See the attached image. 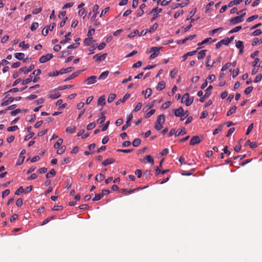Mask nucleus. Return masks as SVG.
<instances>
[{"instance_id": "69168bd1", "label": "nucleus", "mask_w": 262, "mask_h": 262, "mask_svg": "<svg viewBox=\"0 0 262 262\" xmlns=\"http://www.w3.org/2000/svg\"><path fill=\"white\" fill-rule=\"evenodd\" d=\"M253 128V124L251 123L248 126L247 132H246V135H249L250 133V132L252 130Z\"/></svg>"}, {"instance_id": "bf43d9fd", "label": "nucleus", "mask_w": 262, "mask_h": 262, "mask_svg": "<svg viewBox=\"0 0 262 262\" xmlns=\"http://www.w3.org/2000/svg\"><path fill=\"white\" fill-rule=\"evenodd\" d=\"M253 89V88L252 86H249L245 90L244 93L246 95H248L252 91Z\"/></svg>"}, {"instance_id": "8fccbe9b", "label": "nucleus", "mask_w": 262, "mask_h": 262, "mask_svg": "<svg viewBox=\"0 0 262 262\" xmlns=\"http://www.w3.org/2000/svg\"><path fill=\"white\" fill-rule=\"evenodd\" d=\"M261 33H262V31L260 29H256L254 32H253L251 35L252 36H258V35H259L260 34H261Z\"/></svg>"}, {"instance_id": "a18cd8bd", "label": "nucleus", "mask_w": 262, "mask_h": 262, "mask_svg": "<svg viewBox=\"0 0 262 262\" xmlns=\"http://www.w3.org/2000/svg\"><path fill=\"white\" fill-rule=\"evenodd\" d=\"M79 42H76L75 43H72L71 45H69V46H68L67 48L69 49H76L79 46Z\"/></svg>"}, {"instance_id": "680f3d73", "label": "nucleus", "mask_w": 262, "mask_h": 262, "mask_svg": "<svg viewBox=\"0 0 262 262\" xmlns=\"http://www.w3.org/2000/svg\"><path fill=\"white\" fill-rule=\"evenodd\" d=\"M24 189L22 186L20 187L15 192V194L19 195L20 193L24 192Z\"/></svg>"}, {"instance_id": "20e7f679", "label": "nucleus", "mask_w": 262, "mask_h": 262, "mask_svg": "<svg viewBox=\"0 0 262 262\" xmlns=\"http://www.w3.org/2000/svg\"><path fill=\"white\" fill-rule=\"evenodd\" d=\"M162 48V47H152L149 52H152V53L150 55L149 57L150 59H152L155 58L160 53V50Z\"/></svg>"}, {"instance_id": "864d4df0", "label": "nucleus", "mask_w": 262, "mask_h": 262, "mask_svg": "<svg viewBox=\"0 0 262 262\" xmlns=\"http://www.w3.org/2000/svg\"><path fill=\"white\" fill-rule=\"evenodd\" d=\"M66 149V146H62L59 149L57 150V153L59 155H61L64 152Z\"/></svg>"}, {"instance_id": "a211bd4d", "label": "nucleus", "mask_w": 262, "mask_h": 262, "mask_svg": "<svg viewBox=\"0 0 262 262\" xmlns=\"http://www.w3.org/2000/svg\"><path fill=\"white\" fill-rule=\"evenodd\" d=\"M106 102H105V98L104 96H101L100 97L97 101L98 105H100L101 106H103L105 105Z\"/></svg>"}, {"instance_id": "de8ad7c7", "label": "nucleus", "mask_w": 262, "mask_h": 262, "mask_svg": "<svg viewBox=\"0 0 262 262\" xmlns=\"http://www.w3.org/2000/svg\"><path fill=\"white\" fill-rule=\"evenodd\" d=\"M241 29H242V26H237V27L234 28L233 29L229 31V33H233L235 32H237Z\"/></svg>"}, {"instance_id": "ea45409f", "label": "nucleus", "mask_w": 262, "mask_h": 262, "mask_svg": "<svg viewBox=\"0 0 262 262\" xmlns=\"http://www.w3.org/2000/svg\"><path fill=\"white\" fill-rule=\"evenodd\" d=\"M189 115V112L188 111H186L184 112V111L182 113V115L180 117L181 120L183 121L187 117H188Z\"/></svg>"}, {"instance_id": "13d9d810", "label": "nucleus", "mask_w": 262, "mask_h": 262, "mask_svg": "<svg viewBox=\"0 0 262 262\" xmlns=\"http://www.w3.org/2000/svg\"><path fill=\"white\" fill-rule=\"evenodd\" d=\"M19 47L27 49L29 48V45L28 43L25 44V41H23L20 42Z\"/></svg>"}, {"instance_id": "052dcab7", "label": "nucleus", "mask_w": 262, "mask_h": 262, "mask_svg": "<svg viewBox=\"0 0 262 262\" xmlns=\"http://www.w3.org/2000/svg\"><path fill=\"white\" fill-rule=\"evenodd\" d=\"M96 126V124L95 122H92V123H91L90 124H89L88 125H87V129L90 130H91L92 129H93Z\"/></svg>"}, {"instance_id": "79ce46f5", "label": "nucleus", "mask_w": 262, "mask_h": 262, "mask_svg": "<svg viewBox=\"0 0 262 262\" xmlns=\"http://www.w3.org/2000/svg\"><path fill=\"white\" fill-rule=\"evenodd\" d=\"M63 143V139H59L54 145L55 148H58Z\"/></svg>"}, {"instance_id": "39448f33", "label": "nucleus", "mask_w": 262, "mask_h": 262, "mask_svg": "<svg viewBox=\"0 0 262 262\" xmlns=\"http://www.w3.org/2000/svg\"><path fill=\"white\" fill-rule=\"evenodd\" d=\"M107 56L106 53H104L101 55H100L99 54H97L93 56V59L95 60V61L97 62H100L103 60H104Z\"/></svg>"}, {"instance_id": "58836bf2", "label": "nucleus", "mask_w": 262, "mask_h": 262, "mask_svg": "<svg viewBox=\"0 0 262 262\" xmlns=\"http://www.w3.org/2000/svg\"><path fill=\"white\" fill-rule=\"evenodd\" d=\"M55 219V216H51L50 217H48V218H47L46 220H45L42 223H41V225H46V224H47L48 223H49L50 221H51V220H53Z\"/></svg>"}, {"instance_id": "e433bc0d", "label": "nucleus", "mask_w": 262, "mask_h": 262, "mask_svg": "<svg viewBox=\"0 0 262 262\" xmlns=\"http://www.w3.org/2000/svg\"><path fill=\"white\" fill-rule=\"evenodd\" d=\"M116 97V95L115 94H110L108 95V98H107V101L109 103H111L113 102L114 99H115Z\"/></svg>"}, {"instance_id": "2eb2a0df", "label": "nucleus", "mask_w": 262, "mask_h": 262, "mask_svg": "<svg viewBox=\"0 0 262 262\" xmlns=\"http://www.w3.org/2000/svg\"><path fill=\"white\" fill-rule=\"evenodd\" d=\"M130 95L129 94H126L124 96L123 99H119L116 102V105H119L121 102H124L127 99L129 98Z\"/></svg>"}, {"instance_id": "4d7b16f0", "label": "nucleus", "mask_w": 262, "mask_h": 262, "mask_svg": "<svg viewBox=\"0 0 262 262\" xmlns=\"http://www.w3.org/2000/svg\"><path fill=\"white\" fill-rule=\"evenodd\" d=\"M139 33V32L138 30H135L134 32L130 33L128 35V37L129 38H132L134 37L135 35L138 34Z\"/></svg>"}, {"instance_id": "338daca9", "label": "nucleus", "mask_w": 262, "mask_h": 262, "mask_svg": "<svg viewBox=\"0 0 262 262\" xmlns=\"http://www.w3.org/2000/svg\"><path fill=\"white\" fill-rule=\"evenodd\" d=\"M261 79H262V74H260L257 75L256 76L254 82H255V83H257V82H259L260 81H261Z\"/></svg>"}, {"instance_id": "603ef678", "label": "nucleus", "mask_w": 262, "mask_h": 262, "mask_svg": "<svg viewBox=\"0 0 262 262\" xmlns=\"http://www.w3.org/2000/svg\"><path fill=\"white\" fill-rule=\"evenodd\" d=\"M155 113V110H151L149 112H148V113H147L145 115V118H149L151 116H152L154 113Z\"/></svg>"}, {"instance_id": "9d476101", "label": "nucleus", "mask_w": 262, "mask_h": 262, "mask_svg": "<svg viewBox=\"0 0 262 262\" xmlns=\"http://www.w3.org/2000/svg\"><path fill=\"white\" fill-rule=\"evenodd\" d=\"M211 58L210 55H208L206 59V69L208 70H209L212 67H214L215 63V62H212L211 64L210 63Z\"/></svg>"}, {"instance_id": "bb28decb", "label": "nucleus", "mask_w": 262, "mask_h": 262, "mask_svg": "<svg viewBox=\"0 0 262 262\" xmlns=\"http://www.w3.org/2000/svg\"><path fill=\"white\" fill-rule=\"evenodd\" d=\"M243 0H233L231 1L228 5V7H231L234 5H238Z\"/></svg>"}, {"instance_id": "9b49d317", "label": "nucleus", "mask_w": 262, "mask_h": 262, "mask_svg": "<svg viewBox=\"0 0 262 262\" xmlns=\"http://www.w3.org/2000/svg\"><path fill=\"white\" fill-rule=\"evenodd\" d=\"M34 65L31 64L29 66L28 69H26V67H23L19 69V72H24V74H26L33 70L34 69Z\"/></svg>"}, {"instance_id": "4c0bfd02", "label": "nucleus", "mask_w": 262, "mask_h": 262, "mask_svg": "<svg viewBox=\"0 0 262 262\" xmlns=\"http://www.w3.org/2000/svg\"><path fill=\"white\" fill-rule=\"evenodd\" d=\"M141 140L139 138L135 139L133 142V145L135 147H138L141 144Z\"/></svg>"}, {"instance_id": "0eeeda50", "label": "nucleus", "mask_w": 262, "mask_h": 262, "mask_svg": "<svg viewBox=\"0 0 262 262\" xmlns=\"http://www.w3.org/2000/svg\"><path fill=\"white\" fill-rule=\"evenodd\" d=\"M243 21L244 19H242L239 16L232 17L229 20L230 24L232 25L237 24Z\"/></svg>"}, {"instance_id": "f704fd0d", "label": "nucleus", "mask_w": 262, "mask_h": 262, "mask_svg": "<svg viewBox=\"0 0 262 262\" xmlns=\"http://www.w3.org/2000/svg\"><path fill=\"white\" fill-rule=\"evenodd\" d=\"M144 159L147 161V162L154 164V160L153 158L151 157L150 155H147L146 157H144Z\"/></svg>"}, {"instance_id": "c85d7f7f", "label": "nucleus", "mask_w": 262, "mask_h": 262, "mask_svg": "<svg viewBox=\"0 0 262 262\" xmlns=\"http://www.w3.org/2000/svg\"><path fill=\"white\" fill-rule=\"evenodd\" d=\"M158 27V23H155L150 28L149 30H148V31L152 33L154 32H155Z\"/></svg>"}, {"instance_id": "1a4fd4ad", "label": "nucleus", "mask_w": 262, "mask_h": 262, "mask_svg": "<svg viewBox=\"0 0 262 262\" xmlns=\"http://www.w3.org/2000/svg\"><path fill=\"white\" fill-rule=\"evenodd\" d=\"M133 115L132 114H130L128 117H127V120L125 122V124L123 125V126L122 127V130H125L127 129V128L130 125V121L132 120L133 119Z\"/></svg>"}, {"instance_id": "473e14b6", "label": "nucleus", "mask_w": 262, "mask_h": 262, "mask_svg": "<svg viewBox=\"0 0 262 262\" xmlns=\"http://www.w3.org/2000/svg\"><path fill=\"white\" fill-rule=\"evenodd\" d=\"M211 94V92H206L204 96L201 97V98L200 99V101L201 102H204L206 98L209 97L210 96Z\"/></svg>"}, {"instance_id": "f8f14e48", "label": "nucleus", "mask_w": 262, "mask_h": 262, "mask_svg": "<svg viewBox=\"0 0 262 262\" xmlns=\"http://www.w3.org/2000/svg\"><path fill=\"white\" fill-rule=\"evenodd\" d=\"M96 79V76H91L90 77H88L85 81L87 82L88 85H90L92 84L95 83L97 81Z\"/></svg>"}, {"instance_id": "b1692460", "label": "nucleus", "mask_w": 262, "mask_h": 262, "mask_svg": "<svg viewBox=\"0 0 262 262\" xmlns=\"http://www.w3.org/2000/svg\"><path fill=\"white\" fill-rule=\"evenodd\" d=\"M98 9H99V6L98 5H95L94 6L93 12H94V14H93V15L92 17V19H94L96 18V17L97 16V14L98 13Z\"/></svg>"}, {"instance_id": "2f4dec72", "label": "nucleus", "mask_w": 262, "mask_h": 262, "mask_svg": "<svg viewBox=\"0 0 262 262\" xmlns=\"http://www.w3.org/2000/svg\"><path fill=\"white\" fill-rule=\"evenodd\" d=\"M71 35V32H68L66 35H65V39H63L60 41V43L61 44H63L68 42L69 40H71V38H70L69 37Z\"/></svg>"}, {"instance_id": "72a5a7b5", "label": "nucleus", "mask_w": 262, "mask_h": 262, "mask_svg": "<svg viewBox=\"0 0 262 262\" xmlns=\"http://www.w3.org/2000/svg\"><path fill=\"white\" fill-rule=\"evenodd\" d=\"M104 178L105 176L103 174L99 173L96 175L95 177V180L98 182H101L103 181L104 179Z\"/></svg>"}, {"instance_id": "a19ab883", "label": "nucleus", "mask_w": 262, "mask_h": 262, "mask_svg": "<svg viewBox=\"0 0 262 262\" xmlns=\"http://www.w3.org/2000/svg\"><path fill=\"white\" fill-rule=\"evenodd\" d=\"M93 42V38L92 37H88L84 40V42L86 46H90Z\"/></svg>"}, {"instance_id": "e2e57ef3", "label": "nucleus", "mask_w": 262, "mask_h": 262, "mask_svg": "<svg viewBox=\"0 0 262 262\" xmlns=\"http://www.w3.org/2000/svg\"><path fill=\"white\" fill-rule=\"evenodd\" d=\"M142 106V103L141 102H139L134 108V111L135 112L139 111L141 109Z\"/></svg>"}, {"instance_id": "c03bdc74", "label": "nucleus", "mask_w": 262, "mask_h": 262, "mask_svg": "<svg viewBox=\"0 0 262 262\" xmlns=\"http://www.w3.org/2000/svg\"><path fill=\"white\" fill-rule=\"evenodd\" d=\"M103 197V194L101 193L96 194L95 197L93 199V201H97L100 200Z\"/></svg>"}, {"instance_id": "4be33fe9", "label": "nucleus", "mask_w": 262, "mask_h": 262, "mask_svg": "<svg viewBox=\"0 0 262 262\" xmlns=\"http://www.w3.org/2000/svg\"><path fill=\"white\" fill-rule=\"evenodd\" d=\"M206 52H207V50H202L200 51L198 53V59H203L206 55Z\"/></svg>"}, {"instance_id": "cd10ccee", "label": "nucleus", "mask_w": 262, "mask_h": 262, "mask_svg": "<svg viewBox=\"0 0 262 262\" xmlns=\"http://www.w3.org/2000/svg\"><path fill=\"white\" fill-rule=\"evenodd\" d=\"M14 57L16 59L21 60L25 57V54L23 53H16L14 54Z\"/></svg>"}, {"instance_id": "423d86ee", "label": "nucleus", "mask_w": 262, "mask_h": 262, "mask_svg": "<svg viewBox=\"0 0 262 262\" xmlns=\"http://www.w3.org/2000/svg\"><path fill=\"white\" fill-rule=\"evenodd\" d=\"M53 57L52 54H48L46 55L42 56L39 58V62L40 63H45L50 60Z\"/></svg>"}, {"instance_id": "f257e3e1", "label": "nucleus", "mask_w": 262, "mask_h": 262, "mask_svg": "<svg viewBox=\"0 0 262 262\" xmlns=\"http://www.w3.org/2000/svg\"><path fill=\"white\" fill-rule=\"evenodd\" d=\"M165 121V116L163 114L158 116L156 121L155 128L157 130H160L163 127Z\"/></svg>"}, {"instance_id": "dca6fc26", "label": "nucleus", "mask_w": 262, "mask_h": 262, "mask_svg": "<svg viewBox=\"0 0 262 262\" xmlns=\"http://www.w3.org/2000/svg\"><path fill=\"white\" fill-rule=\"evenodd\" d=\"M14 100V97H10L8 98V100L3 102L1 105L2 106H6V105H9V104H10L11 103H12L13 101Z\"/></svg>"}, {"instance_id": "6e6552de", "label": "nucleus", "mask_w": 262, "mask_h": 262, "mask_svg": "<svg viewBox=\"0 0 262 262\" xmlns=\"http://www.w3.org/2000/svg\"><path fill=\"white\" fill-rule=\"evenodd\" d=\"M201 140L200 139V137L198 136H194L192 137L190 141V145H194L196 144L200 143Z\"/></svg>"}, {"instance_id": "aec40b11", "label": "nucleus", "mask_w": 262, "mask_h": 262, "mask_svg": "<svg viewBox=\"0 0 262 262\" xmlns=\"http://www.w3.org/2000/svg\"><path fill=\"white\" fill-rule=\"evenodd\" d=\"M74 70L73 67H69L67 69H61L59 70V73L60 75L67 73L72 71Z\"/></svg>"}, {"instance_id": "393cba45", "label": "nucleus", "mask_w": 262, "mask_h": 262, "mask_svg": "<svg viewBox=\"0 0 262 262\" xmlns=\"http://www.w3.org/2000/svg\"><path fill=\"white\" fill-rule=\"evenodd\" d=\"M138 189L139 188H135L134 189H130V190H127L126 189H121L120 191L121 192H122L125 194H126L131 193Z\"/></svg>"}, {"instance_id": "6e6d98bb", "label": "nucleus", "mask_w": 262, "mask_h": 262, "mask_svg": "<svg viewBox=\"0 0 262 262\" xmlns=\"http://www.w3.org/2000/svg\"><path fill=\"white\" fill-rule=\"evenodd\" d=\"M78 14L79 16H82L83 18H84L86 15L84 9H81L79 10L78 12Z\"/></svg>"}, {"instance_id": "f3484780", "label": "nucleus", "mask_w": 262, "mask_h": 262, "mask_svg": "<svg viewBox=\"0 0 262 262\" xmlns=\"http://www.w3.org/2000/svg\"><path fill=\"white\" fill-rule=\"evenodd\" d=\"M26 153V150L25 149H23L21 151L20 155H19V159L18 161V165L21 164L23 162L25 158L24 156H23L24 154Z\"/></svg>"}, {"instance_id": "5701e85b", "label": "nucleus", "mask_w": 262, "mask_h": 262, "mask_svg": "<svg viewBox=\"0 0 262 262\" xmlns=\"http://www.w3.org/2000/svg\"><path fill=\"white\" fill-rule=\"evenodd\" d=\"M142 93L145 94V98H147L151 95L152 90L150 88H147L145 91H142Z\"/></svg>"}, {"instance_id": "09e8293b", "label": "nucleus", "mask_w": 262, "mask_h": 262, "mask_svg": "<svg viewBox=\"0 0 262 262\" xmlns=\"http://www.w3.org/2000/svg\"><path fill=\"white\" fill-rule=\"evenodd\" d=\"M38 24L37 23H33L31 25V26L30 27V29L32 31H34L37 29V28L38 27Z\"/></svg>"}, {"instance_id": "3c124183", "label": "nucleus", "mask_w": 262, "mask_h": 262, "mask_svg": "<svg viewBox=\"0 0 262 262\" xmlns=\"http://www.w3.org/2000/svg\"><path fill=\"white\" fill-rule=\"evenodd\" d=\"M171 101H167L165 103H163L161 106V108L162 109H166L168 108L171 104Z\"/></svg>"}, {"instance_id": "4468645a", "label": "nucleus", "mask_w": 262, "mask_h": 262, "mask_svg": "<svg viewBox=\"0 0 262 262\" xmlns=\"http://www.w3.org/2000/svg\"><path fill=\"white\" fill-rule=\"evenodd\" d=\"M172 111L176 117H181L182 113L184 112V110L182 107H180L178 109L172 110Z\"/></svg>"}, {"instance_id": "6ab92c4d", "label": "nucleus", "mask_w": 262, "mask_h": 262, "mask_svg": "<svg viewBox=\"0 0 262 262\" xmlns=\"http://www.w3.org/2000/svg\"><path fill=\"white\" fill-rule=\"evenodd\" d=\"M165 87V83L164 81L159 82L156 86V89L158 91H161L164 89Z\"/></svg>"}, {"instance_id": "49530a36", "label": "nucleus", "mask_w": 262, "mask_h": 262, "mask_svg": "<svg viewBox=\"0 0 262 262\" xmlns=\"http://www.w3.org/2000/svg\"><path fill=\"white\" fill-rule=\"evenodd\" d=\"M105 120V117L104 116L103 114L101 113V116L100 118H99L97 122L98 123L102 124L103 123Z\"/></svg>"}, {"instance_id": "5fc2aeb1", "label": "nucleus", "mask_w": 262, "mask_h": 262, "mask_svg": "<svg viewBox=\"0 0 262 262\" xmlns=\"http://www.w3.org/2000/svg\"><path fill=\"white\" fill-rule=\"evenodd\" d=\"M75 130H76V127H68L66 128V132L71 133V134L74 133L75 132Z\"/></svg>"}, {"instance_id": "f03ea898", "label": "nucleus", "mask_w": 262, "mask_h": 262, "mask_svg": "<svg viewBox=\"0 0 262 262\" xmlns=\"http://www.w3.org/2000/svg\"><path fill=\"white\" fill-rule=\"evenodd\" d=\"M41 73V70L39 69L36 70L33 72L32 73H31L29 77L27 79L23 80L22 81V84L23 85H26L29 83H30L31 81H32V78L34 76H38L40 75Z\"/></svg>"}, {"instance_id": "a878e982", "label": "nucleus", "mask_w": 262, "mask_h": 262, "mask_svg": "<svg viewBox=\"0 0 262 262\" xmlns=\"http://www.w3.org/2000/svg\"><path fill=\"white\" fill-rule=\"evenodd\" d=\"M109 74L108 71H106L102 72L98 77V79H105L108 76Z\"/></svg>"}, {"instance_id": "c9c22d12", "label": "nucleus", "mask_w": 262, "mask_h": 262, "mask_svg": "<svg viewBox=\"0 0 262 262\" xmlns=\"http://www.w3.org/2000/svg\"><path fill=\"white\" fill-rule=\"evenodd\" d=\"M236 106H233V107H232L228 112H227V116H230L231 115H232V114L234 113L236 111Z\"/></svg>"}, {"instance_id": "ddd939ff", "label": "nucleus", "mask_w": 262, "mask_h": 262, "mask_svg": "<svg viewBox=\"0 0 262 262\" xmlns=\"http://www.w3.org/2000/svg\"><path fill=\"white\" fill-rule=\"evenodd\" d=\"M162 11V9L161 8H159L158 7H156V8H154L150 12V13H156V14H155V16L154 17H152L151 19V21H154L157 18V14L159 13H160Z\"/></svg>"}, {"instance_id": "774afa93", "label": "nucleus", "mask_w": 262, "mask_h": 262, "mask_svg": "<svg viewBox=\"0 0 262 262\" xmlns=\"http://www.w3.org/2000/svg\"><path fill=\"white\" fill-rule=\"evenodd\" d=\"M215 79V76L214 75H210L207 78L206 80L209 82L213 81Z\"/></svg>"}, {"instance_id": "7ed1b4c3", "label": "nucleus", "mask_w": 262, "mask_h": 262, "mask_svg": "<svg viewBox=\"0 0 262 262\" xmlns=\"http://www.w3.org/2000/svg\"><path fill=\"white\" fill-rule=\"evenodd\" d=\"M193 101V98H190L188 93L185 94L182 98V102L185 103L186 106L190 105Z\"/></svg>"}, {"instance_id": "412c9836", "label": "nucleus", "mask_w": 262, "mask_h": 262, "mask_svg": "<svg viewBox=\"0 0 262 262\" xmlns=\"http://www.w3.org/2000/svg\"><path fill=\"white\" fill-rule=\"evenodd\" d=\"M115 159L113 158H108L106 160H104L102 163V165L103 166H107L108 164H111L115 162Z\"/></svg>"}, {"instance_id": "c756f323", "label": "nucleus", "mask_w": 262, "mask_h": 262, "mask_svg": "<svg viewBox=\"0 0 262 262\" xmlns=\"http://www.w3.org/2000/svg\"><path fill=\"white\" fill-rule=\"evenodd\" d=\"M81 73V71H79L76 73H73L71 76H70L69 77H68V78H67L66 79H65V81H68V80H70L71 79H73L74 78H75V77H76L79 74H80Z\"/></svg>"}, {"instance_id": "37998d69", "label": "nucleus", "mask_w": 262, "mask_h": 262, "mask_svg": "<svg viewBox=\"0 0 262 262\" xmlns=\"http://www.w3.org/2000/svg\"><path fill=\"white\" fill-rule=\"evenodd\" d=\"M235 46L238 49L244 48L243 42L240 40L236 41Z\"/></svg>"}, {"instance_id": "0e129e2a", "label": "nucleus", "mask_w": 262, "mask_h": 262, "mask_svg": "<svg viewBox=\"0 0 262 262\" xmlns=\"http://www.w3.org/2000/svg\"><path fill=\"white\" fill-rule=\"evenodd\" d=\"M231 65L230 62H227L226 63L222 68V71H225L227 70Z\"/></svg>"}, {"instance_id": "7c9ffc66", "label": "nucleus", "mask_w": 262, "mask_h": 262, "mask_svg": "<svg viewBox=\"0 0 262 262\" xmlns=\"http://www.w3.org/2000/svg\"><path fill=\"white\" fill-rule=\"evenodd\" d=\"M56 174V171L54 169H51L49 172L46 174V178H50L52 177H54Z\"/></svg>"}]
</instances>
